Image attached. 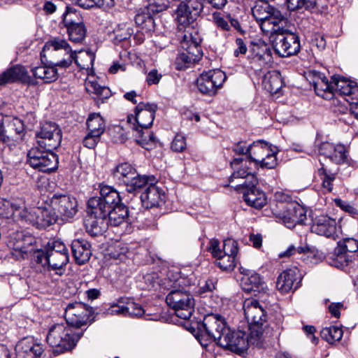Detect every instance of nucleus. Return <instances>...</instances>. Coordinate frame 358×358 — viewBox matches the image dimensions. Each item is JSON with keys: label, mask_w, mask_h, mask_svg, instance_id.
<instances>
[{"label": "nucleus", "mask_w": 358, "mask_h": 358, "mask_svg": "<svg viewBox=\"0 0 358 358\" xmlns=\"http://www.w3.org/2000/svg\"><path fill=\"white\" fill-rule=\"evenodd\" d=\"M337 247L339 251H344L347 254L355 257L358 252V240L354 238H346L338 243Z\"/></svg>", "instance_id": "nucleus-50"}, {"label": "nucleus", "mask_w": 358, "mask_h": 358, "mask_svg": "<svg viewBox=\"0 0 358 358\" xmlns=\"http://www.w3.org/2000/svg\"><path fill=\"white\" fill-rule=\"evenodd\" d=\"M36 209H38V207L27 208L24 201L19 199L18 207L17 208L14 220L33 225L34 220H36L35 216L38 213Z\"/></svg>", "instance_id": "nucleus-36"}, {"label": "nucleus", "mask_w": 358, "mask_h": 358, "mask_svg": "<svg viewBox=\"0 0 358 358\" xmlns=\"http://www.w3.org/2000/svg\"><path fill=\"white\" fill-rule=\"evenodd\" d=\"M251 145H248L246 142L240 141L234 146V151L238 155H249L250 157L252 150Z\"/></svg>", "instance_id": "nucleus-61"}, {"label": "nucleus", "mask_w": 358, "mask_h": 358, "mask_svg": "<svg viewBox=\"0 0 358 358\" xmlns=\"http://www.w3.org/2000/svg\"><path fill=\"white\" fill-rule=\"evenodd\" d=\"M99 187L100 196L98 198L101 199L108 209L122 205L119 192L115 189L104 184H101Z\"/></svg>", "instance_id": "nucleus-33"}, {"label": "nucleus", "mask_w": 358, "mask_h": 358, "mask_svg": "<svg viewBox=\"0 0 358 358\" xmlns=\"http://www.w3.org/2000/svg\"><path fill=\"white\" fill-rule=\"evenodd\" d=\"M244 316L248 322L250 341L253 345H259L264 338L267 327V311L258 300L254 298L245 299L243 303Z\"/></svg>", "instance_id": "nucleus-1"}, {"label": "nucleus", "mask_w": 358, "mask_h": 358, "mask_svg": "<svg viewBox=\"0 0 358 358\" xmlns=\"http://www.w3.org/2000/svg\"><path fill=\"white\" fill-rule=\"evenodd\" d=\"M48 252L69 255L66 245L63 242L58 240L48 243Z\"/></svg>", "instance_id": "nucleus-58"}, {"label": "nucleus", "mask_w": 358, "mask_h": 358, "mask_svg": "<svg viewBox=\"0 0 358 358\" xmlns=\"http://www.w3.org/2000/svg\"><path fill=\"white\" fill-rule=\"evenodd\" d=\"M141 200L146 208L157 207L164 202V192L152 181L141 194Z\"/></svg>", "instance_id": "nucleus-30"}, {"label": "nucleus", "mask_w": 358, "mask_h": 358, "mask_svg": "<svg viewBox=\"0 0 358 358\" xmlns=\"http://www.w3.org/2000/svg\"><path fill=\"white\" fill-rule=\"evenodd\" d=\"M271 35L274 51L279 56L288 57L298 53L300 50L299 38L296 34L287 32L284 29L282 32H275Z\"/></svg>", "instance_id": "nucleus-9"}, {"label": "nucleus", "mask_w": 358, "mask_h": 358, "mask_svg": "<svg viewBox=\"0 0 358 358\" xmlns=\"http://www.w3.org/2000/svg\"><path fill=\"white\" fill-rule=\"evenodd\" d=\"M321 334L323 338L328 343H332L341 339L343 330L338 327L331 326L323 329Z\"/></svg>", "instance_id": "nucleus-52"}, {"label": "nucleus", "mask_w": 358, "mask_h": 358, "mask_svg": "<svg viewBox=\"0 0 358 358\" xmlns=\"http://www.w3.org/2000/svg\"><path fill=\"white\" fill-rule=\"evenodd\" d=\"M186 148L185 137L181 134H176L171 143V149L178 152H182Z\"/></svg>", "instance_id": "nucleus-60"}, {"label": "nucleus", "mask_w": 358, "mask_h": 358, "mask_svg": "<svg viewBox=\"0 0 358 358\" xmlns=\"http://www.w3.org/2000/svg\"><path fill=\"white\" fill-rule=\"evenodd\" d=\"M334 202L337 206L340 207L343 210L348 212L350 215L357 214V209L348 201H343L341 199H335Z\"/></svg>", "instance_id": "nucleus-62"}, {"label": "nucleus", "mask_w": 358, "mask_h": 358, "mask_svg": "<svg viewBox=\"0 0 358 358\" xmlns=\"http://www.w3.org/2000/svg\"><path fill=\"white\" fill-rule=\"evenodd\" d=\"M318 174L322 180V187L324 192H331L333 189L332 182L336 178V173L328 171L322 166L318 170Z\"/></svg>", "instance_id": "nucleus-48"}, {"label": "nucleus", "mask_w": 358, "mask_h": 358, "mask_svg": "<svg viewBox=\"0 0 358 358\" xmlns=\"http://www.w3.org/2000/svg\"><path fill=\"white\" fill-rule=\"evenodd\" d=\"M208 250L216 258L217 266L224 271H231L237 264L238 243L234 239L224 241L222 250L220 248V242L217 239H211Z\"/></svg>", "instance_id": "nucleus-6"}, {"label": "nucleus", "mask_w": 358, "mask_h": 358, "mask_svg": "<svg viewBox=\"0 0 358 358\" xmlns=\"http://www.w3.org/2000/svg\"><path fill=\"white\" fill-rule=\"evenodd\" d=\"M136 172V169L131 164L122 163L115 167L113 176L125 183Z\"/></svg>", "instance_id": "nucleus-44"}, {"label": "nucleus", "mask_w": 358, "mask_h": 358, "mask_svg": "<svg viewBox=\"0 0 358 358\" xmlns=\"http://www.w3.org/2000/svg\"><path fill=\"white\" fill-rule=\"evenodd\" d=\"M43 56L47 54L52 58L51 64L61 68L69 67L74 58V52L65 39L54 38L49 40L44 45Z\"/></svg>", "instance_id": "nucleus-7"}, {"label": "nucleus", "mask_w": 358, "mask_h": 358, "mask_svg": "<svg viewBox=\"0 0 358 358\" xmlns=\"http://www.w3.org/2000/svg\"><path fill=\"white\" fill-rule=\"evenodd\" d=\"M249 336L248 338L243 331L227 330L218 345L235 353L241 354L248 349L249 343L253 344L250 341V335Z\"/></svg>", "instance_id": "nucleus-20"}, {"label": "nucleus", "mask_w": 358, "mask_h": 358, "mask_svg": "<svg viewBox=\"0 0 358 358\" xmlns=\"http://www.w3.org/2000/svg\"><path fill=\"white\" fill-rule=\"evenodd\" d=\"M311 80L310 81L314 87L315 93L325 99H331L334 95V87L333 82L329 83L327 78L318 72L310 73Z\"/></svg>", "instance_id": "nucleus-29"}, {"label": "nucleus", "mask_w": 358, "mask_h": 358, "mask_svg": "<svg viewBox=\"0 0 358 358\" xmlns=\"http://www.w3.org/2000/svg\"><path fill=\"white\" fill-rule=\"evenodd\" d=\"M242 273L241 286L245 292H261L265 289L266 285L258 273L249 270H244Z\"/></svg>", "instance_id": "nucleus-31"}, {"label": "nucleus", "mask_w": 358, "mask_h": 358, "mask_svg": "<svg viewBox=\"0 0 358 358\" xmlns=\"http://www.w3.org/2000/svg\"><path fill=\"white\" fill-rule=\"evenodd\" d=\"M52 151L31 148L27 154V162L31 167L39 171H53L57 168L58 159Z\"/></svg>", "instance_id": "nucleus-11"}, {"label": "nucleus", "mask_w": 358, "mask_h": 358, "mask_svg": "<svg viewBox=\"0 0 358 358\" xmlns=\"http://www.w3.org/2000/svg\"><path fill=\"white\" fill-rule=\"evenodd\" d=\"M162 77V74L158 73L157 70L153 69L148 73L146 82L149 85L158 84Z\"/></svg>", "instance_id": "nucleus-64"}, {"label": "nucleus", "mask_w": 358, "mask_h": 358, "mask_svg": "<svg viewBox=\"0 0 358 358\" xmlns=\"http://www.w3.org/2000/svg\"><path fill=\"white\" fill-rule=\"evenodd\" d=\"M150 184L149 178L147 176H141L137 172L124 183L127 190L129 192L138 191L143 187H147Z\"/></svg>", "instance_id": "nucleus-42"}, {"label": "nucleus", "mask_w": 358, "mask_h": 358, "mask_svg": "<svg viewBox=\"0 0 358 358\" xmlns=\"http://www.w3.org/2000/svg\"><path fill=\"white\" fill-rule=\"evenodd\" d=\"M37 210V215H41L43 217V220H42L41 222V226L42 228H45L47 227H49L54 223L57 220V215L55 211H53L51 209L48 208H38V209H36Z\"/></svg>", "instance_id": "nucleus-51"}, {"label": "nucleus", "mask_w": 358, "mask_h": 358, "mask_svg": "<svg viewBox=\"0 0 358 358\" xmlns=\"http://www.w3.org/2000/svg\"><path fill=\"white\" fill-rule=\"evenodd\" d=\"M74 58L77 65L82 69L86 70L87 74H90L92 71V66L95 59L94 54L89 50L80 51L78 55L76 52H73Z\"/></svg>", "instance_id": "nucleus-40"}, {"label": "nucleus", "mask_w": 358, "mask_h": 358, "mask_svg": "<svg viewBox=\"0 0 358 358\" xmlns=\"http://www.w3.org/2000/svg\"><path fill=\"white\" fill-rule=\"evenodd\" d=\"M179 286L178 280L170 285L171 290L166 296V301L174 310L177 317L189 320L194 312V300L189 292L178 288Z\"/></svg>", "instance_id": "nucleus-5"}, {"label": "nucleus", "mask_w": 358, "mask_h": 358, "mask_svg": "<svg viewBox=\"0 0 358 358\" xmlns=\"http://www.w3.org/2000/svg\"><path fill=\"white\" fill-rule=\"evenodd\" d=\"M109 209L98 196L89 199L85 226L92 236H98L106 231L108 227L107 215Z\"/></svg>", "instance_id": "nucleus-3"}, {"label": "nucleus", "mask_w": 358, "mask_h": 358, "mask_svg": "<svg viewBox=\"0 0 358 358\" xmlns=\"http://www.w3.org/2000/svg\"><path fill=\"white\" fill-rule=\"evenodd\" d=\"M91 315V308L80 302L69 303L65 309V318L68 325L76 328L87 325Z\"/></svg>", "instance_id": "nucleus-16"}, {"label": "nucleus", "mask_w": 358, "mask_h": 358, "mask_svg": "<svg viewBox=\"0 0 358 358\" xmlns=\"http://www.w3.org/2000/svg\"><path fill=\"white\" fill-rule=\"evenodd\" d=\"M62 137V131L59 126L51 122L43 124L36 134L38 145L47 150L57 148L61 143Z\"/></svg>", "instance_id": "nucleus-12"}, {"label": "nucleus", "mask_w": 358, "mask_h": 358, "mask_svg": "<svg viewBox=\"0 0 358 358\" xmlns=\"http://www.w3.org/2000/svg\"><path fill=\"white\" fill-rule=\"evenodd\" d=\"M18 200L0 199V216L6 218H15V212L18 207Z\"/></svg>", "instance_id": "nucleus-46"}, {"label": "nucleus", "mask_w": 358, "mask_h": 358, "mask_svg": "<svg viewBox=\"0 0 358 358\" xmlns=\"http://www.w3.org/2000/svg\"><path fill=\"white\" fill-rule=\"evenodd\" d=\"M202 9V0H185L180 3L176 12L178 29L190 27Z\"/></svg>", "instance_id": "nucleus-14"}, {"label": "nucleus", "mask_w": 358, "mask_h": 358, "mask_svg": "<svg viewBox=\"0 0 358 358\" xmlns=\"http://www.w3.org/2000/svg\"><path fill=\"white\" fill-rule=\"evenodd\" d=\"M319 152L338 164L345 162L347 159L346 148L342 144L322 143L319 148Z\"/></svg>", "instance_id": "nucleus-28"}, {"label": "nucleus", "mask_w": 358, "mask_h": 358, "mask_svg": "<svg viewBox=\"0 0 358 358\" xmlns=\"http://www.w3.org/2000/svg\"><path fill=\"white\" fill-rule=\"evenodd\" d=\"M250 58L261 66L269 65L273 63L271 49L268 44L258 41L252 43L250 47Z\"/></svg>", "instance_id": "nucleus-27"}, {"label": "nucleus", "mask_w": 358, "mask_h": 358, "mask_svg": "<svg viewBox=\"0 0 358 358\" xmlns=\"http://www.w3.org/2000/svg\"><path fill=\"white\" fill-rule=\"evenodd\" d=\"M127 315L140 317L144 314L142 306L134 301H129L126 303Z\"/></svg>", "instance_id": "nucleus-57"}, {"label": "nucleus", "mask_w": 358, "mask_h": 358, "mask_svg": "<svg viewBox=\"0 0 358 358\" xmlns=\"http://www.w3.org/2000/svg\"><path fill=\"white\" fill-rule=\"evenodd\" d=\"M169 0H149L146 9L149 12L159 13L168 7Z\"/></svg>", "instance_id": "nucleus-56"}, {"label": "nucleus", "mask_w": 358, "mask_h": 358, "mask_svg": "<svg viewBox=\"0 0 358 358\" xmlns=\"http://www.w3.org/2000/svg\"><path fill=\"white\" fill-rule=\"evenodd\" d=\"M301 280V274L296 268H289L279 275L276 282V287L280 292L286 293L292 289H296Z\"/></svg>", "instance_id": "nucleus-26"}, {"label": "nucleus", "mask_w": 358, "mask_h": 358, "mask_svg": "<svg viewBox=\"0 0 358 358\" xmlns=\"http://www.w3.org/2000/svg\"><path fill=\"white\" fill-rule=\"evenodd\" d=\"M26 75V70L22 66H13L0 75V85L22 80Z\"/></svg>", "instance_id": "nucleus-41"}, {"label": "nucleus", "mask_w": 358, "mask_h": 358, "mask_svg": "<svg viewBox=\"0 0 358 358\" xmlns=\"http://www.w3.org/2000/svg\"><path fill=\"white\" fill-rule=\"evenodd\" d=\"M71 250L76 263L83 264L92 255L90 243L85 240H75L72 242Z\"/></svg>", "instance_id": "nucleus-32"}, {"label": "nucleus", "mask_w": 358, "mask_h": 358, "mask_svg": "<svg viewBox=\"0 0 358 358\" xmlns=\"http://www.w3.org/2000/svg\"><path fill=\"white\" fill-rule=\"evenodd\" d=\"M256 186H251L247 180L231 185L232 188L243 193V199L248 206L259 209L266 204L267 198L265 193Z\"/></svg>", "instance_id": "nucleus-19"}, {"label": "nucleus", "mask_w": 358, "mask_h": 358, "mask_svg": "<svg viewBox=\"0 0 358 358\" xmlns=\"http://www.w3.org/2000/svg\"><path fill=\"white\" fill-rule=\"evenodd\" d=\"M311 231L318 235L335 238L337 233L336 222L326 215H320L313 220Z\"/></svg>", "instance_id": "nucleus-25"}, {"label": "nucleus", "mask_w": 358, "mask_h": 358, "mask_svg": "<svg viewBox=\"0 0 358 358\" xmlns=\"http://www.w3.org/2000/svg\"><path fill=\"white\" fill-rule=\"evenodd\" d=\"M35 262L42 266L49 268L48 252L38 251L34 255Z\"/></svg>", "instance_id": "nucleus-63"}, {"label": "nucleus", "mask_w": 358, "mask_h": 358, "mask_svg": "<svg viewBox=\"0 0 358 358\" xmlns=\"http://www.w3.org/2000/svg\"><path fill=\"white\" fill-rule=\"evenodd\" d=\"M87 134L83 139V145L90 149L95 148L105 131L106 123L99 113L91 114L87 120Z\"/></svg>", "instance_id": "nucleus-21"}, {"label": "nucleus", "mask_w": 358, "mask_h": 358, "mask_svg": "<svg viewBox=\"0 0 358 358\" xmlns=\"http://www.w3.org/2000/svg\"><path fill=\"white\" fill-rule=\"evenodd\" d=\"M271 10L272 6L264 1L257 3L251 9L252 16L259 23L262 31L268 34H272L275 31L271 29L275 25H272V19H269Z\"/></svg>", "instance_id": "nucleus-23"}, {"label": "nucleus", "mask_w": 358, "mask_h": 358, "mask_svg": "<svg viewBox=\"0 0 358 358\" xmlns=\"http://www.w3.org/2000/svg\"><path fill=\"white\" fill-rule=\"evenodd\" d=\"M69 259V255L48 252L49 270L55 271L56 274L62 275L65 271Z\"/></svg>", "instance_id": "nucleus-39"}, {"label": "nucleus", "mask_w": 358, "mask_h": 358, "mask_svg": "<svg viewBox=\"0 0 358 358\" xmlns=\"http://www.w3.org/2000/svg\"><path fill=\"white\" fill-rule=\"evenodd\" d=\"M229 20H230L229 15H225L220 12L216 11L212 14L213 22L217 28L223 31H229L230 29Z\"/></svg>", "instance_id": "nucleus-54"}, {"label": "nucleus", "mask_w": 358, "mask_h": 358, "mask_svg": "<svg viewBox=\"0 0 358 358\" xmlns=\"http://www.w3.org/2000/svg\"><path fill=\"white\" fill-rule=\"evenodd\" d=\"M50 206L63 220L72 218L78 212L77 201L69 195L54 194L50 199Z\"/></svg>", "instance_id": "nucleus-17"}, {"label": "nucleus", "mask_w": 358, "mask_h": 358, "mask_svg": "<svg viewBox=\"0 0 358 358\" xmlns=\"http://www.w3.org/2000/svg\"><path fill=\"white\" fill-rule=\"evenodd\" d=\"M306 210L296 202H291L283 206L282 210L273 211V215L288 228L296 224H304L307 220Z\"/></svg>", "instance_id": "nucleus-13"}, {"label": "nucleus", "mask_w": 358, "mask_h": 358, "mask_svg": "<svg viewBox=\"0 0 358 358\" xmlns=\"http://www.w3.org/2000/svg\"><path fill=\"white\" fill-rule=\"evenodd\" d=\"M69 39L75 43H80L85 37L86 29L83 23L73 25L67 28Z\"/></svg>", "instance_id": "nucleus-53"}, {"label": "nucleus", "mask_w": 358, "mask_h": 358, "mask_svg": "<svg viewBox=\"0 0 358 358\" xmlns=\"http://www.w3.org/2000/svg\"><path fill=\"white\" fill-rule=\"evenodd\" d=\"M262 85L264 90L271 94L278 92L282 86L280 73L277 71L267 72L264 76Z\"/></svg>", "instance_id": "nucleus-35"}, {"label": "nucleus", "mask_w": 358, "mask_h": 358, "mask_svg": "<svg viewBox=\"0 0 358 358\" xmlns=\"http://www.w3.org/2000/svg\"><path fill=\"white\" fill-rule=\"evenodd\" d=\"M252 152L250 159L255 166L262 168L273 169L278 164L276 155L278 149L268 143L258 141L251 144Z\"/></svg>", "instance_id": "nucleus-8"}, {"label": "nucleus", "mask_w": 358, "mask_h": 358, "mask_svg": "<svg viewBox=\"0 0 358 358\" xmlns=\"http://www.w3.org/2000/svg\"><path fill=\"white\" fill-rule=\"evenodd\" d=\"M255 165L249 158H236L231 162L234 172L229 179V186L247 180L251 186L258 184V180L253 173V166Z\"/></svg>", "instance_id": "nucleus-10"}, {"label": "nucleus", "mask_w": 358, "mask_h": 358, "mask_svg": "<svg viewBox=\"0 0 358 358\" xmlns=\"http://www.w3.org/2000/svg\"><path fill=\"white\" fill-rule=\"evenodd\" d=\"M129 211L124 205L116 206L108 210L107 222L108 225L118 227L127 222Z\"/></svg>", "instance_id": "nucleus-34"}, {"label": "nucleus", "mask_w": 358, "mask_h": 358, "mask_svg": "<svg viewBox=\"0 0 358 358\" xmlns=\"http://www.w3.org/2000/svg\"><path fill=\"white\" fill-rule=\"evenodd\" d=\"M333 85L334 93L336 92L341 95H350L357 90V84L344 77H333Z\"/></svg>", "instance_id": "nucleus-38"}, {"label": "nucleus", "mask_w": 358, "mask_h": 358, "mask_svg": "<svg viewBox=\"0 0 358 358\" xmlns=\"http://www.w3.org/2000/svg\"><path fill=\"white\" fill-rule=\"evenodd\" d=\"M274 199L280 204V206H278V208H279L278 210H282L283 206H285L287 203L292 202L291 197L282 191H277L275 192ZM275 210H276L273 209V212Z\"/></svg>", "instance_id": "nucleus-59"}, {"label": "nucleus", "mask_w": 358, "mask_h": 358, "mask_svg": "<svg viewBox=\"0 0 358 358\" xmlns=\"http://www.w3.org/2000/svg\"><path fill=\"white\" fill-rule=\"evenodd\" d=\"M202 327L207 335L213 338L217 345L224 337V334L227 330L230 329L227 327L224 320L221 316L214 314L204 317Z\"/></svg>", "instance_id": "nucleus-22"}, {"label": "nucleus", "mask_w": 358, "mask_h": 358, "mask_svg": "<svg viewBox=\"0 0 358 358\" xmlns=\"http://www.w3.org/2000/svg\"><path fill=\"white\" fill-rule=\"evenodd\" d=\"M82 336V331L75 332L67 324H56L50 328L46 341L56 351L63 352L71 350Z\"/></svg>", "instance_id": "nucleus-4"}, {"label": "nucleus", "mask_w": 358, "mask_h": 358, "mask_svg": "<svg viewBox=\"0 0 358 358\" xmlns=\"http://www.w3.org/2000/svg\"><path fill=\"white\" fill-rule=\"evenodd\" d=\"M353 255L347 254L344 251H339L336 247L332 254L329 264L337 268H343L347 266L353 259Z\"/></svg>", "instance_id": "nucleus-43"}, {"label": "nucleus", "mask_w": 358, "mask_h": 358, "mask_svg": "<svg viewBox=\"0 0 358 358\" xmlns=\"http://www.w3.org/2000/svg\"><path fill=\"white\" fill-rule=\"evenodd\" d=\"M57 66H39L31 69L33 76L36 78H38L45 83H52L58 78V73Z\"/></svg>", "instance_id": "nucleus-37"}, {"label": "nucleus", "mask_w": 358, "mask_h": 358, "mask_svg": "<svg viewBox=\"0 0 358 358\" xmlns=\"http://www.w3.org/2000/svg\"><path fill=\"white\" fill-rule=\"evenodd\" d=\"M63 22L66 28L83 23L80 13L75 8L69 6H66V11L63 14Z\"/></svg>", "instance_id": "nucleus-49"}, {"label": "nucleus", "mask_w": 358, "mask_h": 358, "mask_svg": "<svg viewBox=\"0 0 358 358\" xmlns=\"http://www.w3.org/2000/svg\"><path fill=\"white\" fill-rule=\"evenodd\" d=\"M150 13L143 10L135 16L136 24L145 31H151L154 27V20Z\"/></svg>", "instance_id": "nucleus-47"}, {"label": "nucleus", "mask_w": 358, "mask_h": 358, "mask_svg": "<svg viewBox=\"0 0 358 358\" xmlns=\"http://www.w3.org/2000/svg\"><path fill=\"white\" fill-rule=\"evenodd\" d=\"M226 79L224 73L219 69L203 73L196 80L198 90L203 94L213 96L221 87Z\"/></svg>", "instance_id": "nucleus-15"}, {"label": "nucleus", "mask_w": 358, "mask_h": 358, "mask_svg": "<svg viewBox=\"0 0 358 358\" xmlns=\"http://www.w3.org/2000/svg\"><path fill=\"white\" fill-rule=\"evenodd\" d=\"M18 358H39L43 352L40 343L33 337H25L21 339L15 346Z\"/></svg>", "instance_id": "nucleus-24"}, {"label": "nucleus", "mask_w": 358, "mask_h": 358, "mask_svg": "<svg viewBox=\"0 0 358 358\" xmlns=\"http://www.w3.org/2000/svg\"><path fill=\"white\" fill-rule=\"evenodd\" d=\"M85 86L89 93L96 94L101 98H107L110 94L109 89L101 87L94 77L87 78Z\"/></svg>", "instance_id": "nucleus-45"}, {"label": "nucleus", "mask_w": 358, "mask_h": 358, "mask_svg": "<svg viewBox=\"0 0 358 358\" xmlns=\"http://www.w3.org/2000/svg\"><path fill=\"white\" fill-rule=\"evenodd\" d=\"M269 19H272V20H271V22H273L272 23V25H275L274 27H271V29L275 30V31H273V33L282 32L284 31L285 28L281 27L280 24L285 22V18L280 11L272 7L271 17H269Z\"/></svg>", "instance_id": "nucleus-55"}, {"label": "nucleus", "mask_w": 358, "mask_h": 358, "mask_svg": "<svg viewBox=\"0 0 358 358\" xmlns=\"http://www.w3.org/2000/svg\"><path fill=\"white\" fill-rule=\"evenodd\" d=\"M157 108L154 103L140 102L135 108L134 114L128 115V122L133 124L134 129L140 134L141 138L137 141L146 150L152 149L155 145L156 139L153 134L145 136L141 134L142 129L152 126Z\"/></svg>", "instance_id": "nucleus-2"}, {"label": "nucleus", "mask_w": 358, "mask_h": 358, "mask_svg": "<svg viewBox=\"0 0 358 358\" xmlns=\"http://www.w3.org/2000/svg\"><path fill=\"white\" fill-rule=\"evenodd\" d=\"M178 37L181 38V46L185 52L189 54L187 57L191 60L199 61L201 57L202 52L200 47L201 38L196 31H193L191 27L178 29Z\"/></svg>", "instance_id": "nucleus-18"}]
</instances>
